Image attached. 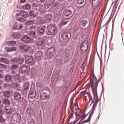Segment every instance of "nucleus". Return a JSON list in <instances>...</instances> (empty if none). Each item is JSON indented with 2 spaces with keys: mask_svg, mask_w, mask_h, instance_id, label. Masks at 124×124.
<instances>
[{
  "mask_svg": "<svg viewBox=\"0 0 124 124\" xmlns=\"http://www.w3.org/2000/svg\"><path fill=\"white\" fill-rule=\"evenodd\" d=\"M1 103V101L0 100V104Z\"/></svg>",
  "mask_w": 124,
  "mask_h": 124,
  "instance_id": "64",
  "label": "nucleus"
},
{
  "mask_svg": "<svg viewBox=\"0 0 124 124\" xmlns=\"http://www.w3.org/2000/svg\"><path fill=\"white\" fill-rule=\"evenodd\" d=\"M80 24L82 27H86V25L88 24V21L86 20H83L80 21Z\"/></svg>",
  "mask_w": 124,
  "mask_h": 124,
  "instance_id": "29",
  "label": "nucleus"
},
{
  "mask_svg": "<svg viewBox=\"0 0 124 124\" xmlns=\"http://www.w3.org/2000/svg\"><path fill=\"white\" fill-rule=\"evenodd\" d=\"M37 16V12L35 10H32L30 11L28 14V17L31 19L35 18Z\"/></svg>",
  "mask_w": 124,
  "mask_h": 124,
  "instance_id": "7",
  "label": "nucleus"
},
{
  "mask_svg": "<svg viewBox=\"0 0 124 124\" xmlns=\"http://www.w3.org/2000/svg\"><path fill=\"white\" fill-rule=\"evenodd\" d=\"M36 96V92L35 89H30L28 96L31 99H33Z\"/></svg>",
  "mask_w": 124,
  "mask_h": 124,
  "instance_id": "8",
  "label": "nucleus"
},
{
  "mask_svg": "<svg viewBox=\"0 0 124 124\" xmlns=\"http://www.w3.org/2000/svg\"><path fill=\"white\" fill-rule=\"evenodd\" d=\"M95 109V107L94 106H93L92 109L91 110L92 112L90 113V114L89 116L88 117V119L86 120H84V121H83L82 124L89 123V122L91 121V120L92 119V117L93 115V112H94Z\"/></svg>",
  "mask_w": 124,
  "mask_h": 124,
  "instance_id": "6",
  "label": "nucleus"
},
{
  "mask_svg": "<svg viewBox=\"0 0 124 124\" xmlns=\"http://www.w3.org/2000/svg\"><path fill=\"white\" fill-rule=\"evenodd\" d=\"M6 120L4 119L2 116V115H0V122L1 123H5Z\"/></svg>",
  "mask_w": 124,
  "mask_h": 124,
  "instance_id": "40",
  "label": "nucleus"
},
{
  "mask_svg": "<svg viewBox=\"0 0 124 124\" xmlns=\"http://www.w3.org/2000/svg\"><path fill=\"white\" fill-rule=\"evenodd\" d=\"M17 87V84H16V87H15V89H16Z\"/></svg>",
  "mask_w": 124,
  "mask_h": 124,
  "instance_id": "60",
  "label": "nucleus"
},
{
  "mask_svg": "<svg viewBox=\"0 0 124 124\" xmlns=\"http://www.w3.org/2000/svg\"><path fill=\"white\" fill-rule=\"evenodd\" d=\"M48 31L50 35H55L57 33L58 30L56 26H52L48 28Z\"/></svg>",
  "mask_w": 124,
  "mask_h": 124,
  "instance_id": "4",
  "label": "nucleus"
},
{
  "mask_svg": "<svg viewBox=\"0 0 124 124\" xmlns=\"http://www.w3.org/2000/svg\"><path fill=\"white\" fill-rule=\"evenodd\" d=\"M0 37H1V34H0Z\"/></svg>",
  "mask_w": 124,
  "mask_h": 124,
  "instance_id": "63",
  "label": "nucleus"
},
{
  "mask_svg": "<svg viewBox=\"0 0 124 124\" xmlns=\"http://www.w3.org/2000/svg\"><path fill=\"white\" fill-rule=\"evenodd\" d=\"M46 0H37L38 1H40L41 3H44V2H45Z\"/></svg>",
  "mask_w": 124,
  "mask_h": 124,
  "instance_id": "53",
  "label": "nucleus"
},
{
  "mask_svg": "<svg viewBox=\"0 0 124 124\" xmlns=\"http://www.w3.org/2000/svg\"><path fill=\"white\" fill-rule=\"evenodd\" d=\"M80 119H81L80 120L79 123H78L77 124H82L83 123V122H82V121H83L84 119H85V116H84V115H82L81 117L78 119V120H79Z\"/></svg>",
  "mask_w": 124,
  "mask_h": 124,
  "instance_id": "33",
  "label": "nucleus"
},
{
  "mask_svg": "<svg viewBox=\"0 0 124 124\" xmlns=\"http://www.w3.org/2000/svg\"><path fill=\"white\" fill-rule=\"evenodd\" d=\"M31 40V38L29 37L28 35H25V36L23 37L22 39V41L24 42H29Z\"/></svg>",
  "mask_w": 124,
  "mask_h": 124,
  "instance_id": "19",
  "label": "nucleus"
},
{
  "mask_svg": "<svg viewBox=\"0 0 124 124\" xmlns=\"http://www.w3.org/2000/svg\"><path fill=\"white\" fill-rule=\"evenodd\" d=\"M89 113H87V114L86 115L85 113H84L83 116H85V118H86V117H87L89 115Z\"/></svg>",
  "mask_w": 124,
  "mask_h": 124,
  "instance_id": "54",
  "label": "nucleus"
},
{
  "mask_svg": "<svg viewBox=\"0 0 124 124\" xmlns=\"http://www.w3.org/2000/svg\"><path fill=\"white\" fill-rule=\"evenodd\" d=\"M3 103L5 105H10L11 101L9 98H5L3 100Z\"/></svg>",
  "mask_w": 124,
  "mask_h": 124,
  "instance_id": "21",
  "label": "nucleus"
},
{
  "mask_svg": "<svg viewBox=\"0 0 124 124\" xmlns=\"http://www.w3.org/2000/svg\"><path fill=\"white\" fill-rule=\"evenodd\" d=\"M2 83V80L0 79V90L1 88V87L0 86L1 84Z\"/></svg>",
  "mask_w": 124,
  "mask_h": 124,
  "instance_id": "55",
  "label": "nucleus"
},
{
  "mask_svg": "<svg viewBox=\"0 0 124 124\" xmlns=\"http://www.w3.org/2000/svg\"><path fill=\"white\" fill-rule=\"evenodd\" d=\"M4 57L6 58H9L11 57V56L9 55V54H5Z\"/></svg>",
  "mask_w": 124,
  "mask_h": 124,
  "instance_id": "52",
  "label": "nucleus"
},
{
  "mask_svg": "<svg viewBox=\"0 0 124 124\" xmlns=\"http://www.w3.org/2000/svg\"><path fill=\"white\" fill-rule=\"evenodd\" d=\"M4 88L7 89V90H11L12 86L11 84L5 83L4 84Z\"/></svg>",
  "mask_w": 124,
  "mask_h": 124,
  "instance_id": "28",
  "label": "nucleus"
},
{
  "mask_svg": "<svg viewBox=\"0 0 124 124\" xmlns=\"http://www.w3.org/2000/svg\"><path fill=\"white\" fill-rule=\"evenodd\" d=\"M77 3L79 5L82 4L84 3V0H77Z\"/></svg>",
  "mask_w": 124,
  "mask_h": 124,
  "instance_id": "44",
  "label": "nucleus"
},
{
  "mask_svg": "<svg viewBox=\"0 0 124 124\" xmlns=\"http://www.w3.org/2000/svg\"><path fill=\"white\" fill-rule=\"evenodd\" d=\"M2 114H3L2 110L0 109V116H1V115H2Z\"/></svg>",
  "mask_w": 124,
  "mask_h": 124,
  "instance_id": "56",
  "label": "nucleus"
},
{
  "mask_svg": "<svg viewBox=\"0 0 124 124\" xmlns=\"http://www.w3.org/2000/svg\"><path fill=\"white\" fill-rule=\"evenodd\" d=\"M12 62L17 64H22L24 62V58H21V57H17V58H13L11 60Z\"/></svg>",
  "mask_w": 124,
  "mask_h": 124,
  "instance_id": "2",
  "label": "nucleus"
},
{
  "mask_svg": "<svg viewBox=\"0 0 124 124\" xmlns=\"http://www.w3.org/2000/svg\"><path fill=\"white\" fill-rule=\"evenodd\" d=\"M68 23V21L67 20H65V21H63L62 22V25H65L66 24H67Z\"/></svg>",
  "mask_w": 124,
  "mask_h": 124,
  "instance_id": "45",
  "label": "nucleus"
},
{
  "mask_svg": "<svg viewBox=\"0 0 124 124\" xmlns=\"http://www.w3.org/2000/svg\"><path fill=\"white\" fill-rule=\"evenodd\" d=\"M33 22H34V20H29V21H27L26 24H27V25H30L31 24H33Z\"/></svg>",
  "mask_w": 124,
  "mask_h": 124,
  "instance_id": "42",
  "label": "nucleus"
},
{
  "mask_svg": "<svg viewBox=\"0 0 124 124\" xmlns=\"http://www.w3.org/2000/svg\"><path fill=\"white\" fill-rule=\"evenodd\" d=\"M50 95H48L47 93H45V92H44V93H40V97L42 100H45L48 99Z\"/></svg>",
  "mask_w": 124,
  "mask_h": 124,
  "instance_id": "11",
  "label": "nucleus"
},
{
  "mask_svg": "<svg viewBox=\"0 0 124 124\" xmlns=\"http://www.w3.org/2000/svg\"><path fill=\"white\" fill-rule=\"evenodd\" d=\"M26 63L30 65H32L34 64V60L31 56H28L25 59Z\"/></svg>",
  "mask_w": 124,
  "mask_h": 124,
  "instance_id": "10",
  "label": "nucleus"
},
{
  "mask_svg": "<svg viewBox=\"0 0 124 124\" xmlns=\"http://www.w3.org/2000/svg\"><path fill=\"white\" fill-rule=\"evenodd\" d=\"M5 124V122H4V123H3V124Z\"/></svg>",
  "mask_w": 124,
  "mask_h": 124,
  "instance_id": "62",
  "label": "nucleus"
},
{
  "mask_svg": "<svg viewBox=\"0 0 124 124\" xmlns=\"http://www.w3.org/2000/svg\"><path fill=\"white\" fill-rule=\"evenodd\" d=\"M3 77V75L0 73V78H1Z\"/></svg>",
  "mask_w": 124,
  "mask_h": 124,
  "instance_id": "58",
  "label": "nucleus"
},
{
  "mask_svg": "<svg viewBox=\"0 0 124 124\" xmlns=\"http://www.w3.org/2000/svg\"><path fill=\"white\" fill-rule=\"evenodd\" d=\"M92 5L95 7H98V6H101V1L99 0H92Z\"/></svg>",
  "mask_w": 124,
  "mask_h": 124,
  "instance_id": "13",
  "label": "nucleus"
},
{
  "mask_svg": "<svg viewBox=\"0 0 124 124\" xmlns=\"http://www.w3.org/2000/svg\"><path fill=\"white\" fill-rule=\"evenodd\" d=\"M4 97H6L7 98H9L11 97V93L9 91H6L4 92Z\"/></svg>",
  "mask_w": 124,
  "mask_h": 124,
  "instance_id": "32",
  "label": "nucleus"
},
{
  "mask_svg": "<svg viewBox=\"0 0 124 124\" xmlns=\"http://www.w3.org/2000/svg\"><path fill=\"white\" fill-rule=\"evenodd\" d=\"M14 98L15 100L19 101L21 100V95L19 92H15L14 95Z\"/></svg>",
  "mask_w": 124,
  "mask_h": 124,
  "instance_id": "15",
  "label": "nucleus"
},
{
  "mask_svg": "<svg viewBox=\"0 0 124 124\" xmlns=\"http://www.w3.org/2000/svg\"><path fill=\"white\" fill-rule=\"evenodd\" d=\"M0 62H4L5 64H9L10 61L8 60L7 59L4 58H0Z\"/></svg>",
  "mask_w": 124,
  "mask_h": 124,
  "instance_id": "26",
  "label": "nucleus"
},
{
  "mask_svg": "<svg viewBox=\"0 0 124 124\" xmlns=\"http://www.w3.org/2000/svg\"><path fill=\"white\" fill-rule=\"evenodd\" d=\"M32 7H38V4L37 3H36L35 2H34L32 4Z\"/></svg>",
  "mask_w": 124,
  "mask_h": 124,
  "instance_id": "46",
  "label": "nucleus"
},
{
  "mask_svg": "<svg viewBox=\"0 0 124 124\" xmlns=\"http://www.w3.org/2000/svg\"><path fill=\"white\" fill-rule=\"evenodd\" d=\"M23 26L22 24H18L17 23H15L13 26V29L14 30H20L22 29Z\"/></svg>",
  "mask_w": 124,
  "mask_h": 124,
  "instance_id": "14",
  "label": "nucleus"
},
{
  "mask_svg": "<svg viewBox=\"0 0 124 124\" xmlns=\"http://www.w3.org/2000/svg\"><path fill=\"white\" fill-rule=\"evenodd\" d=\"M20 48L24 51H29L31 50V47L28 46H21Z\"/></svg>",
  "mask_w": 124,
  "mask_h": 124,
  "instance_id": "17",
  "label": "nucleus"
},
{
  "mask_svg": "<svg viewBox=\"0 0 124 124\" xmlns=\"http://www.w3.org/2000/svg\"><path fill=\"white\" fill-rule=\"evenodd\" d=\"M75 115H76V119H77V121H78V118H80V115L79 114H78V113H75Z\"/></svg>",
  "mask_w": 124,
  "mask_h": 124,
  "instance_id": "47",
  "label": "nucleus"
},
{
  "mask_svg": "<svg viewBox=\"0 0 124 124\" xmlns=\"http://www.w3.org/2000/svg\"><path fill=\"white\" fill-rule=\"evenodd\" d=\"M26 1V0H20V3H25Z\"/></svg>",
  "mask_w": 124,
  "mask_h": 124,
  "instance_id": "51",
  "label": "nucleus"
},
{
  "mask_svg": "<svg viewBox=\"0 0 124 124\" xmlns=\"http://www.w3.org/2000/svg\"><path fill=\"white\" fill-rule=\"evenodd\" d=\"M17 20L20 22H24L26 21V19L23 17H18L17 18Z\"/></svg>",
  "mask_w": 124,
  "mask_h": 124,
  "instance_id": "39",
  "label": "nucleus"
},
{
  "mask_svg": "<svg viewBox=\"0 0 124 124\" xmlns=\"http://www.w3.org/2000/svg\"><path fill=\"white\" fill-rule=\"evenodd\" d=\"M22 8L26 10H30V9L31 8V5L29 3H26V4L23 5Z\"/></svg>",
  "mask_w": 124,
  "mask_h": 124,
  "instance_id": "25",
  "label": "nucleus"
},
{
  "mask_svg": "<svg viewBox=\"0 0 124 124\" xmlns=\"http://www.w3.org/2000/svg\"><path fill=\"white\" fill-rule=\"evenodd\" d=\"M16 44H17V42L14 41H11L7 42V44L9 46H13Z\"/></svg>",
  "mask_w": 124,
  "mask_h": 124,
  "instance_id": "31",
  "label": "nucleus"
},
{
  "mask_svg": "<svg viewBox=\"0 0 124 124\" xmlns=\"http://www.w3.org/2000/svg\"><path fill=\"white\" fill-rule=\"evenodd\" d=\"M5 110H6V113L8 114H12V112H13V109H12V108H5Z\"/></svg>",
  "mask_w": 124,
  "mask_h": 124,
  "instance_id": "30",
  "label": "nucleus"
},
{
  "mask_svg": "<svg viewBox=\"0 0 124 124\" xmlns=\"http://www.w3.org/2000/svg\"><path fill=\"white\" fill-rule=\"evenodd\" d=\"M44 40H40L36 43V45L38 46H41L44 45Z\"/></svg>",
  "mask_w": 124,
  "mask_h": 124,
  "instance_id": "23",
  "label": "nucleus"
},
{
  "mask_svg": "<svg viewBox=\"0 0 124 124\" xmlns=\"http://www.w3.org/2000/svg\"><path fill=\"white\" fill-rule=\"evenodd\" d=\"M68 124H75V123H73V122L69 123Z\"/></svg>",
  "mask_w": 124,
  "mask_h": 124,
  "instance_id": "59",
  "label": "nucleus"
},
{
  "mask_svg": "<svg viewBox=\"0 0 124 124\" xmlns=\"http://www.w3.org/2000/svg\"><path fill=\"white\" fill-rule=\"evenodd\" d=\"M55 51V48L54 47L52 46L49 47L47 49V55L49 56V57H52L54 55V53Z\"/></svg>",
  "mask_w": 124,
  "mask_h": 124,
  "instance_id": "9",
  "label": "nucleus"
},
{
  "mask_svg": "<svg viewBox=\"0 0 124 124\" xmlns=\"http://www.w3.org/2000/svg\"><path fill=\"white\" fill-rule=\"evenodd\" d=\"M0 68H1L2 69H5L6 68H7V65H5L4 64L0 63Z\"/></svg>",
  "mask_w": 124,
  "mask_h": 124,
  "instance_id": "43",
  "label": "nucleus"
},
{
  "mask_svg": "<svg viewBox=\"0 0 124 124\" xmlns=\"http://www.w3.org/2000/svg\"><path fill=\"white\" fill-rule=\"evenodd\" d=\"M20 70L21 71L22 74H29L30 70V66H28V65L21 66L20 68Z\"/></svg>",
  "mask_w": 124,
  "mask_h": 124,
  "instance_id": "3",
  "label": "nucleus"
},
{
  "mask_svg": "<svg viewBox=\"0 0 124 124\" xmlns=\"http://www.w3.org/2000/svg\"><path fill=\"white\" fill-rule=\"evenodd\" d=\"M27 93H28L27 91H26L24 89L21 91L22 94L24 95V97H26L27 95Z\"/></svg>",
  "mask_w": 124,
  "mask_h": 124,
  "instance_id": "38",
  "label": "nucleus"
},
{
  "mask_svg": "<svg viewBox=\"0 0 124 124\" xmlns=\"http://www.w3.org/2000/svg\"><path fill=\"white\" fill-rule=\"evenodd\" d=\"M20 15L26 19V18L29 17V14L24 11H20Z\"/></svg>",
  "mask_w": 124,
  "mask_h": 124,
  "instance_id": "16",
  "label": "nucleus"
},
{
  "mask_svg": "<svg viewBox=\"0 0 124 124\" xmlns=\"http://www.w3.org/2000/svg\"><path fill=\"white\" fill-rule=\"evenodd\" d=\"M89 45L88 42L83 41L80 45V51H87L88 50Z\"/></svg>",
  "mask_w": 124,
  "mask_h": 124,
  "instance_id": "5",
  "label": "nucleus"
},
{
  "mask_svg": "<svg viewBox=\"0 0 124 124\" xmlns=\"http://www.w3.org/2000/svg\"><path fill=\"white\" fill-rule=\"evenodd\" d=\"M49 16L51 17V15H47V16H46L47 20L48 21H49L51 19V17H48Z\"/></svg>",
  "mask_w": 124,
  "mask_h": 124,
  "instance_id": "49",
  "label": "nucleus"
},
{
  "mask_svg": "<svg viewBox=\"0 0 124 124\" xmlns=\"http://www.w3.org/2000/svg\"><path fill=\"white\" fill-rule=\"evenodd\" d=\"M30 36L32 37H35L36 36V32L35 31H31L30 33Z\"/></svg>",
  "mask_w": 124,
  "mask_h": 124,
  "instance_id": "35",
  "label": "nucleus"
},
{
  "mask_svg": "<svg viewBox=\"0 0 124 124\" xmlns=\"http://www.w3.org/2000/svg\"><path fill=\"white\" fill-rule=\"evenodd\" d=\"M87 94L88 96H89V97H91V100L93 99V98H92V97L90 95V93H87Z\"/></svg>",
  "mask_w": 124,
  "mask_h": 124,
  "instance_id": "57",
  "label": "nucleus"
},
{
  "mask_svg": "<svg viewBox=\"0 0 124 124\" xmlns=\"http://www.w3.org/2000/svg\"><path fill=\"white\" fill-rule=\"evenodd\" d=\"M16 50H17L16 47L14 46L9 47V48L8 49V51H16Z\"/></svg>",
  "mask_w": 124,
  "mask_h": 124,
  "instance_id": "36",
  "label": "nucleus"
},
{
  "mask_svg": "<svg viewBox=\"0 0 124 124\" xmlns=\"http://www.w3.org/2000/svg\"><path fill=\"white\" fill-rule=\"evenodd\" d=\"M11 69H12V70L18 69L19 65H17V64H14L13 65H12V67H11Z\"/></svg>",
  "mask_w": 124,
  "mask_h": 124,
  "instance_id": "34",
  "label": "nucleus"
},
{
  "mask_svg": "<svg viewBox=\"0 0 124 124\" xmlns=\"http://www.w3.org/2000/svg\"><path fill=\"white\" fill-rule=\"evenodd\" d=\"M62 38L63 40H65L69 38L68 34L67 32H63L62 34Z\"/></svg>",
  "mask_w": 124,
  "mask_h": 124,
  "instance_id": "24",
  "label": "nucleus"
},
{
  "mask_svg": "<svg viewBox=\"0 0 124 124\" xmlns=\"http://www.w3.org/2000/svg\"><path fill=\"white\" fill-rule=\"evenodd\" d=\"M16 73L15 70H12V74L14 75Z\"/></svg>",
  "mask_w": 124,
  "mask_h": 124,
  "instance_id": "50",
  "label": "nucleus"
},
{
  "mask_svg": "<svg viewBox=\"0 0 124 124\" xmlns=\"http://www.w3.org/2000/svg\"><path fill=\"white\" fill-rule=\"evenodd\" d=\"M36 55L39 56L42 58L43 57V53L41 51H38L36 53Z\"/></svg>",
  "mask_w": 124,
  "mask_h": 124,
  "instance_id": "37",
  "label": "nucleus"
},
{
  "mask_svg": "<svg viewBox=\"0 0 124 124\" xmlns=\"http://www.w3.org/2000/svg\"><path fill=\"white\" fill-rule=\"evenodd\" d=\"M30 82H26L23 85V88L27 92L29 90L30 88Z\"/></svg>",
  "mask_w": 124,
  "mask_h": 124,
  "instance_id": "22",
  "label": "nucleus"
},
{
  "mask_svg": "<svg viewBox=\"0 0 124 124\" xmlns=\"http://www.w3.org/2000/svg\"><path fill=\"white\" fill-rule=\"evenodd\" d=\"M87 93H88V92H87L86 91L80 92V94H83V95L87 94Z\"/></svg>",
  "mask_w": 124,
  "mask_h": 124,
  "instance_id": "48",
  "label": "nucleus"
},
{
  "mask_svg": "<svg viewBox=\"0 0 124 124\" xmlns=\"http://www.w3.org/2000/svg\"><path fill=\"white\" fill-rule=\"evenodd\" d=\"M45 29L43 27H39L38 28V32L39 34H44Z\"/></svg>",
  "mask_w": 124,
  "mask_h": 124,
  "instance_id": "27",
  "label": "nucleus"
},
{
  "mask_svg": "<svg viewBox=\"0 0 124 124\" xmlns=\"http://www.w3.org/2000/svg\"><path fill=\"white\" fill-rule=\"evenodd\" d=\"M91 83H92L91 88L94 95L93 102L95 100L93 106L95 108L96 105L99 102V97L97 95V86L99 83V80L97 79L95 76H93L92 78V79H91Z\"/></svg>",
  "mask_w": 124,
  "mask_h": 124,
  "instance_id": "1",
  "label": "nucleus"
},
{
  "mask_svg": "<svg viewBox=\"0 0 124 124\" xmlns=\"http://www.w3.org/2000/svg\"><path fill=\"white\" fill-rule=\"evenodd\" d=\"M35 60L36 61H40L41 60L42 58L41 57V56H38V55H36V54H35Z\"/></svg>",
  "mask_w": 124,
  "mask_h": 124,
  "instance_id": "41",
  "label": "nucleus"
},
{
  "mask_svg": "<svg viewBox=\"0 0 124 124\" xmlns=\"http://www.w3.org/2000/svg\"><path fill=\"white\" fill-rule=\"evenodd\" d=\"M4 79L6 82H12L13 81V77L11 75H7L4 78Z\"/></svg>",
  "mask_w": 124,
  "mask_h": 124,
  "instance_id": "18",
  "label": "nucleus"
},
{
  "mask_svg": "<svg viewBox=\"0 0 124 124\" xmlns=\"http://www.w3.org/2000/svg\"><path fill=\"white\" fill-rule=\"evenodd\" d=\"M21 37V34L19 32H14L12 34V37L15 39H18Z\"/></svg>",
  "mask_w": 124,
  "mask_h": 124,
  "instance_id": "20",
  "label": "nucleus"
},
{
  "mask_svg": "<svg viewBox=\"0 0 124 124\" xmlns=\"http://www.w3.org/2000/svg\"><path fill=\"white\" fill-rule=\"evenodd\" d=\"M16 16H17V17H19L20 15H19V14H16Z\"/></svg>",
  "mask_w": 124,
  "mask_h": 124,
  "instance_id": "61",
  "label": "nucleus"
},
{
  "mask_svg": "<svg viewBox=\"0 0 124 124\" xmlns=\"http://www.w3.org/2000/svg\"><path fill=\"white\" fill-rule=\"evenodd\" d=\"M73 12L71 10L65 9L63 11V15L66 17H69V16L72 15Z\"/></svg>",
  "mask_w": 124,
  "mask_h": 124,
  "instance_id": "12",
  "label": "nucleus"
}]
</instances>
